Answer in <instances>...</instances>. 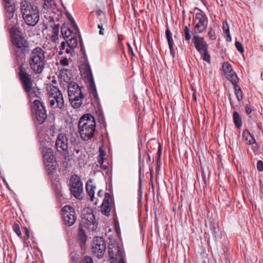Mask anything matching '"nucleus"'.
Instances as JSON below:
<instances>
[{
    "label": "nucleus",
    "instance_id": "obj_45",
    "mask_svg": "<svg viewBox=\"0 0 263 263\" xmlns=\"http://www.w3.org/2000/svg\"><path fill=\"white\" fill-rule=\"evenodd\" d=\"M98 28L100 29V30L99 32V34L102 35H104L103 31L105 29H106L107 28H105L104 25H102V24H98Z\"/></svg>",
    "mask_w": 263,
    "mask_h": 263
},
{
    "label": "nucleus",
    "instance_id": "obj_33",
    "mask_svg": "<svg viewBox=\"0 0 263 263\" xmlns=\"http://www.w3.org/2000/svg\"><path fill=\"white\" fill-rule=\"evenodd\" d=\"M78 237L82 244H84L87 240L86 235L84 231L80 228L78 233Z\"/></svg>",
    "mask_w": 263,
    "mask_h": 263
},
{
    "label": "nucleus",
    "instance_id": "obj_34",
    "mask_svg": "<svg viewBox=\"0 0 263 263\" xmlns=\"http://www.w3.org/2000/svg\"><path fill=\"white\" fill-rule=\"evenodd\" d=\"M235 94L237 100L240 101L242 99V93L240 87L238 85L234 86Z\"/></svg>",
    "mask_w": 263,
    "mask_h": 263
},
{
    "label": "nucleus",
    "instance_id": "obj_2",
    "mask_svg": "<svg viewBox=\"0 0 263 263\" xmlns=\"http://www.w3.org/2000/svg\"><path fill=\"white\" fill-rule=\"evenodd\" d=\"M45 52L40 47H36L31 51L28 63L30 69L34 73L41 74L43 73L46 64Z\"/></svg>",
    "mask_w": 263,
    "mask_h": 263
},
{
    "label": "nucleus",
    "instance_id": "obj_49",
    "mask_svg": "<svg viewBox=\"0 0 263 263\" xmlns=\"http://www.w3.org/2000/svg\"><path fill=\"white\" fill-rule=\"evenodd\" d=\"M83 263H93L92 259L90 257L85 256L83 260Z\"/></svg>",
    "mask_w": 263,
    "mask_h": 263
},
{
    "label": "nucleus",
    "instance_id": "obj_16",
    "mask_svg": "<svg viewBox=\"0 0 263 263\" xmlns=\"http://www.w3.org/2000/svg\"><path fill=\"white\" fill-rule=\"evenodd\" d=\"M15 7L5 9V21L7 26L11 28L17 27V16L15 13Z\"/></svg>",
    "mask_w": 263,
    "mask_h": 263
},
{
    "label": "nucleus",
    "instance_id": "obj_38",
    "mask_svg": "<svg viewBox=\"0 0 263 263\" xmlns=\"http://www.w3.org/2000/svg\"><path fill=\"white\" fill-rule=\"evenodd\" d=\"M66 15L69 21L70 22V25H71V26L73 28V29H74L76 31L78 29V26L76 23H75L73 18L68 12H66Z\"/></svg>",
    "mask_w": 263,
    "mask_h": 263
},
{
    "label": "nucleus",
    "instance_id": "obj_53",
    "mask_svg": "<svg viewBox=\"0 0 263 263\" xmlns=\"http://www.w3.org/2000/svg\"><path fill=\"white\" fill-rule=\"evenodd\" d=\"M127 45H128V47L129 48V50L131 52L132 54L133 55H134V53H133V51L132 47L130 46V45L129 44H127Z\"/></svg>",
    "mask_w": 263,
    "mask_h": 263
},
{
    "label": "nucleus",
    "instance_id": "obj_21",
    "mask_svg": "<svg viewBox=\"0 0 263 263\" xmlns=\"http://www.w3.org/2000/svg\"><path fill=\"white\" fill-rule=\"evenodd\" d=\"M59 78L61 84L63 85H67L68 86L69 83L71 82L70 81V71L67 69H62L60 70Z\"/></svg>",
    "mask_w": 263,
    "mask_h": 263
},
{
    "label": "nucleus",
    "instance_id": "obj_58",
    "mask_svg": "<svg viewBox=\"0 0 263 263\" xmlns=\"http://www.w3.org/2000/svg\"><path fill=\"white\" fill-rule=\"evenodd\" d=\"M74 152L75 153L77 154H78L79 153H80V150L78 149H75L74 150Z\"/></svg>",
    "mask_w": 263,
    "mask_h": 263
},
{
    "label": "nucleus",
    "instance_id": "obj_27",
    "mask_svg": "<svg viewBox=\"0 0 263 263\" xmlns=\"http://www.w3.org/2000/svg\"><path fill=\"white\" fill-rule=\"evenodd\" d=\"M13 54L15 58V60L19 63L24 58L25 53H24V49L13 48Z\"/></svg>",
    "mask_w": 263,
    "mask_h": 263
},
{
    "label": "nucleus",
    "instance_id": "obj_39",
    "mask_svg": "<svg viewBox=\"0 0 263 263\" xmlns=\"http://www.w3.org/2000/svg\"><path fill=\"white\" fill-rule=\"evenodd\" d=\"M201 54L203 60L210 64L211 62V56L208 53V49L202 51Z\"/></svg>",
    "mask_w": 263,
    "mask_h": 263
},
{
    "label": "nucleus",
    "instance_id": "obj_13",
    "mask_svg": "<svg viewBox=\"0 0 263 263\" xmlns=\"http://www.w3.org/2000/svg\"><path fill=\"white\" fill-rule=\"evenodd\" d=\"M57 151L61 154L66 155L68 154V139L64 133H60L57 137L55 143Z\"/></svg>",
    "mask_w": 263,
    "mask_h": 263
},
{
    "label": "nucleus",
    "instance_id": "obj_37",
    "mask_svg": "<svg viewBox=\"0 0 263 263\" xmlns=\"http://www.w3.org/2000/svg\"><path fill=\"white\" fill-rule=\"evenodd\" d=\"M66 43L68 46L74 49L77 46V40L74 36L71 37L70 39L66 41Z\"/></svg>",
    "mask_w": 263,
    "mask_h": 263
},
{
    "label": "nucleus",
    "instance_id": "obj_48",
    "mask_svg": "<svg viewBox=\"0 0 263 263\" xmlns=\"http://www.w3.org/2000/svg\"><path fill=\"white\" fill-rule=\"evenodd\" d=\"M24 231H25V239L27 240L30 237L29 230L27 228L25 227V228H24Z\"/></svg>",
    "mask_w": 263,
    "mask_h": 263
},
{
    "label": "nucleus",
    "instance_id": "obj_4",
    "mask_svg": "<svg viewBox=\"0 0 263 263\" xmlns=\"http://www.w3.org/2000/svg\"><path fill=\"white\" fill-rule=\"evenodd\" d=\"M21 9L26 24L29 26H35L40 20V13L37 7L25 1L21 5Z\"/></svg>",
    "mask_w": 263,
    "mask_h": 263
},
{
    "label": "nucleus",
    "instance_id": "obj_22",
    "mask_svg": "<svg viewBox=\"0 0 263 263\" xmlns=\"http://www.w3.org/2000/svg\"><path fill=\"white\" fill-rule=\"evenodd\" d=\"M96 189V186L92 183V181L91 180H88L86 184V191L89 196L91 201H93L94 200V195Z\"/></svg>",
    "mask_w": 263,
    "mask_h": 263
},
{
    "label": "nucleus",
    "instance_id": "obj_59",
    "mask_svg": "<svg viewBox=\"0 0 263 263\" xmlns=\"http://www.w3.org/2000/svg\"><path fill=\"white\" fill-rule=\"evenodd\" d=\"M212 231L214 233H216V228L214 227H213Z\"/></svg>",
    "mask_w": 263,
    "mask_h": 263
},
{
    "label": "nucleus",
    "instance_id": "obj_14",
    "mask_svg": "<svg viewBox=\"0 0 263 263\" xmlns=\"http://www.w3.org/2000/svg\"><path fill=\"white\" fill-rule=\"evenodd\" d=\"M62 214L66 225L71 226L75 223L77 217L74 209L72 207L68 205L64 206L62 209Z\"/></svg>",
    "mask_w": 263,
    "mask_h": 263
},
{
    "label": "nucleus",
    "instance_id": "obj_50",
    "mask_svg": "<svg viewBox=\"0 0 263 263\" xmlns=\"http://www.w3.org/2000/svg\"><path fill=\"white\" fill-rule=\"evenodd\" d=\"M60 63L63 66H67L69 64L68 61L66 58H65V59L61 60Z\"/></svg>",
    "mask_w": 263,
    "mask_h": 263
},
{
    "label": "nucleus",
    "instance_id": "obj_10",
    "mask_svg": "<svg viewBox=\"0 0 263 263\" xmlns=\"http://www.w3.org/2000/svg\"><path fill=\"white\" fill-rule=\"evenodd\" d=\"M90 210H84L82 214L81 225L86 229L93 231L96 230L98 224L95 221L94 215Z\"/></svg>",
    "mask_w": 263,
    "mask_h": 263
},
{
    "label": "nucleus",
    "instance_id": "obj_32",
    "mask_svg": "<svg viewBox=\"0 0 263 263\" xmlns=\"http://www.w3.org/2000/svg\"><path fill=\"white\" fill-rule=\"evenodd\" d=\"M228 80L231 82L234 86L238 85V78L237 74L233 71L226 75Z\"/></svg>",
    "mask_w": 263,
    "mask_h": 263
},
{
    "label": "nucleus",
    "instance_id": "obj_56",
    "mask_svg": "<svg viewBox=\"0 0 263 263\" xmlns=\"http://www.w3.org/2000/svg\"><path fill=\"white\" fill-rule=\"evenodd\" d=\"M119 263H125V262L122 258H121L119 259Z\"/></svg>",
    "mask_w": 263,
    "mask_h": 263
},
{
    "label": "nucleus",
    "instance_id": "obj_47",
    "mask_svg": "<svg viewBox=\"0 0 263 263\" xmlns=\"http://www.w3.org/2000/svg\"><path fill=\"white\" fill-rule=\"evenodd\" d=\"M65 52L67 54H70V55L72 54V52H73V48H71L69 46L67 45L66 48L65 49Z\"/></svg>",
    "mask_w": 263,
    "mask_h": 263
},
{
    "label": "nucleus",
    "instance_id": "obj_7",
    "mask_svg": "<svg viewBox=\"0 0 263 263\" xmlns=\"http://www.w3.org/2000/svg\"><path fill=\"white\" fill-rule=\"evenodd\" d=\"M32 112L33 116L35 118V123L38 124H43L47 118V115L45 106L38 100H35L32 105Z\"/></svg>",
    "mask_w": 263,
    "mask_h": 263
},
{
    "label": "nucleus",
    "instance_id": "obj_18",
    "mask_svg": "<svg viewBox=\"0 0 263 263\" xmlns=\"http://www.w3.org/2000/svg\"><path fill=\"white\" fill-rule=\"evenodd\" d=\"M48 102L50 106L53 108H58L61 110L64 109V101L62 93L60 95L48 97Z\"/></svg>",
    "mask_w": 263,
    "mask_h": 263
},
{
    "label": "nucleus",
    "instance_id": "obj_23",
    "mask_svg": "<svg viewBox=\"0 0 263 263\" xmlns=\"http://www.w3.org/2000/svg\"><path fill=\"white\" fill-rule=\"evenodd\" d=\"M78 31V28L76 31L70 25V27L64 25L61 28V33L64 39L68 38L71 35L72 33L76 34Z\"/></svg>",
    "mask_w": 263,
    "mask_h": 263
},
{
    "label": "nucleus",
    "instance_id": "obj_15",
    "mask_svg": "<svg viewBox=\"0 0 263 263\" xmlns=\"http://www.w3.org/2000/svg\"><path fill=\"white\" fill-rule=\"evenodd\" d=\"M80 71L82 74L84 76V78L87 79L89 81L90 89L92 90V93L94 97H95L96 95H97V91L90 65L88 64L83 65L80 68Z\"/></svg>",
    "mask_w": 263,
    "mask_h": 263
},
{
    "label": "nucleus",
    "instance_id": "obj_55",
    "mask_svg": "<svg viewBox=\"0 0 263 263\" xmlns=\"http://www.w3.org/2000/svg\"><path fill=\"white\" fill-rule=\"evenodd\" d=\"M102 192L101 190H99L98 192V194H97V195L99 196V197H101L102 196Z\"/></svg>",
    "mask_w": 263,
    "mask_h": 263
},
{
    "label": "nucleus",
    "instance_id": "obj_63",
    "mask_svg": "<svg viewBox=\"0 0 263 263\" xmlns=\"http://www.w3.org/2000/svg\"><path fill=\"white\" fill-rule=\"evenodd\" d=\"M55 20H56V21H58V20H59L57 17L55 18Z\"/></svg>",
    "mask_w": 263,
    "mask_h": 263
},
{
    "label": "nucleus",
    "instance_id": "obj_35",
    "mask_svg": "<svg viewBox=\"0 0 263 263\" xmlns=\"http://www.w3.org/2000/svg\"><path fill=\"white\" fill-rule=\"evenodd\" d=\"M222 69L225 75L233 72L231 66L228 62H224L223 63Z\"/></svg>",
    "mask_w": 263,
    "mask_h": 263
},
{
    "label": "nucleus",
    "instance_id": "obj_11",
    "mask_svg": "<svg viewBox=\"0 0 263 263\" xmlns=\"http://www.w3.org/2000/svg\"><path fill=\"white\" fill-rule=\"evenodd\" d=\"M194 31L195 33H201L204 32L208 26V18L203 12H197L194 19Z\"/></svg>",
    "mask_w": 263,
    "mask_h": 263
},
{
    "label": "nucleus",
    "instance_id": "obj_3",
    "mask_svg": "<svg viewBox=\"0 0 263 263\" xmlns=\"http://www.w3.org/2000/svg\"><path fill=\"white\" fill-rule=\"evenodd\" d=\"M96 121L91 114L81 117L78 122V132L81 138L88 141L94 136L96 130Z\"/></svg>",
    "mask_w": 263,
    "mask_h": 263
},
{
    "label": "nucleus",
    "instance_id": "obj_64",
    "mask_svg": "<svg viewBox=\"0 0 263 263\" xmlns=\"http://www.w3.org/2000/svg\"><path fill=\"white\" fill-rule=\"evenodd\" d=\"M52 82H53V83H55V80H54V81H52Z\"/></svg>",
    "mask_w": 263,
    "mask_h": 263
},
{
    "label": "nucleus",
    "instance_id": "obj_60",
    "mask_svg": "<svg viewBox=\"0 0 263 263\" xmlns=\"http://www.w3.org/2000/svg\"><path fill=\"white\" fill-rule=\"evenodd\" d=\"M146 155L147 156V159L150 160V156H149V154H146Z\"/></svg>",
    "mask_w": 263,
    "mask_h": 263
},
{
    "label": "nucleus",
    "instance_id": "obj_54",
    "mask_svg": "<svg viewBox=\"0 0 263 263\" xmlns=\"http://www.w3.org/2000/svg\"><path fill=\"white\" fill-rule=\"evenodd\" d=\"M223 31H224V32H225L226 34H229V28L226 29L224 28H223ZM229 35H230V34H229Z\"/></svg>",
    "mask_w": 263,
    "mask_h": 263
},
{
    "label": "nucleus",
    "instance_id": "obj_31",
    "mask_svg": "<svg viewBox=\"0 0 263 263\" xmlns=\"http://www.w3.org/2000/svg\"><path fill=\"white\" fill-rule=\"evenodd\" d=\"M233 119L235 126L239 128L242 125V119L238 112L234 111L233 115Z\"/></svg>",
    "mask_w": 263,
    "mask_h": 263
},
{
    "label": "nucleus",
    "instance_id": "obj_19",
    "mask_svg": "<svg viewBox=\"0 0 263 263\" xmlns=\"http://www.w3.org/2000/svg\"><path fill=\"white\" fill-rule=\"evenodd\" d=\"M108 253L110 259L113 262L116 261L118 257H122L123 252L119 246L115 244H111L108 246Z\"/></svg>",
    "mask_w": 263,
    "mask_h": 263
},
{
    "label": "nucleus",
    "instance_id": "obj_57",
    "mask_svg": "<svg viewBox=\"0 0 263 263\" xmlns=\"http://www.w3.org/2000/svg\"><path fill=\"white\" fill-rule=\"evenodd\" d=\"M161 150L160 149V148H159V150L158 151V154L159 155V156H160L161 155Z\"/></svg>",
    "mask_w": 263,
    "mask_h": 263
},
{
    "label": "nucleus",
    "instance_id": "obj_26",
    "mask_svg": "<svg viewBox=\"0 0 263 263\" xmlns=\"http://www.w3.org/2000/svg\"><path fill=\"white\" fill-rule=\"evenodd\" d=\"M46 90L48 97H52L62 93L59 88L51 84H48L46 86Z\"/></svg>",
    "mask_w": 263,
    "mask_h": 263
},
{
    "label": "nucleus",
    "instance_id": "obj_6",
    "mask_svg": "<svg viewBox=\"0 0 263 263\" xmlns=\"http://www.w3.org/2000/svg\"><path fill=\"white\" fill-rule=\"evenodd\" d=\"M10 39L13 48L24 49V53L29 50V42L23 36L19 27L11 28Z\"/></svg>",
    "mask_w": 263,
    "mask_h": 263
},
{
    "label": "nucleus",
    "instance_id": "obj_24",
    "mask_svg": "<svg viewBox=\"0 0 263 263\" xmlns=\"http://www.w3.org/2000/svg\"><path fill=\"white\" fill-rule=\"evenodd\" d=\"M105 153L102 147L99 148V155L98 158L97 166L104 170H106L108 168L107 165L104 164V160L105 159Z\"/></svg>",
    "mask_w": 263,
    "mask_h": 263
},
{
    "label": "nucleus",
    "instance_id": "obj_1",
    "mask_svg": "<svg viewBox=\"0 0 263 263\" xmlns=\"http://www.w3.org/2000/svg\"><path fill=\"white\" fill-rule=\"evenodd\" d=\"M16 72L24 91L28 95L32 92L35 97H39L40 94L39 89L33 87L34 80L29 71L28 67L25 64L22 63L16 69Z\"/></svg>",
    "mask_w": 263,
    "mask_h": 263
},
{
    "label": "nucleus",
    "instance_id": "obj_29",
    "mask_svg": "<svg viewBox=\"0 0 263 263\" xmlns=\"http://www.w3.org/2000/svg\"><path fill=\"white\" fill-rule=\"evenodd\" d=\"M165 35L166 37L167 38V40L168 42V44L169 46V48L170 50V52L171 54L174 55V53L173 52V45H174V42L173 40L172 37V34L169 29H167L165 31Z\"/></svg>",
    "mask_w": 263,
    "mask_h": 263
},
{
    "label": "nucleus",
    "instance_id": "obj_52",
    "mask_svg": "<svg viewBox=\"0 0 263 263\" xmlns=\"http://www.w3.org/2000/svg\"><path fill=\"white\" fill-rule=\"evenodd\" d=\"M49 21L50 22H55V18H54V17L53 16H49Z\"/></svg>",
    "mask_w": 263,
    "mask_h": 263
},
{
    "label": "nucleus",
    "instance_id": "obj_17",
    "mask_svg": "<svg viewBox=\"0 0 263 263\" xmlns=\"http://www.w3.org/2000/svg\"><path fill=\"white\" fill-rule=\"evenodd\" d=\"M114 206L112 197L109 193H106L103 202L100 207L102 213L107 216H109L110 212Z\"/></svg>",
    "mask_w": 263,
    "mask_h": 263
},
{
    "label": "nucleus",
    "instance_id": "obj_25",
    "mask_svg": "<svg viewBox=\"0 0 263 263\" xmlns=\"http://www.w3.org/2000/svg\"><path fill=\"white\" fill-rule=\"evenodd\" d=\"M52 28L51 35L50 36L51 40L53 43H57L59 39V33L60 25L59 24L51 25Z\"/></svg>",
    "mask_w": 263,
    "mask_h": 263
},
{
    "label": "nucleus",
    "instance_id": "obj_61",
    "mask_svg": "<svg viewBox=\"0 0 263 263\" xmlns=\"http://www.w3.org/2000/svg\"><path fill=\"white\" fill-rule=\"evenodd\" d=\"M193 98H194V100L196 101V96H195L194 93L193 94Z\"/></svg>",
    "mask_w": 263,
    "mask_h": 263
},
{
    "label": "nucleus",
    "instance_id": "obj_51",
    "mask_svg": "<svg viewBox=\"0 0 263 263\" xmlns=\"http://www.w3.org/2000/svg\"><path fill=\"white\" fill-rule=\"evenodd\" d=\"M246 111L247 114H250L252 112V109L251 106L249 104L246 105Z\"/></svg>",
    "mask_w": 263,
    "mask_h": 263
},
{
    "label": "nucleus",
    "instance_id": "obj_41",
    "mask_svg": "<svg viewBox=\"0 0 263 263\" xmlns=\"http://www.w3.org/2000/svg\"><path fill=\"white\" fill-rule=\"evenodd\" d=\"M13 231L16 233L17 236L19 237L21 236L22 233L20 229L19 226L17 223H15L13 226Z\"/></svg>",
    "mask_w": 263,
    "mask_h": 263
},
{
    "label": "nucleus",
    "instance_id": "obj_9",
    "mask_svg": "<svg viewBox=\"0 0 263 263\" xmlns=\"http://www.w3.org/2000/svg\"><path fill=\"white\" fill-rule=\"evenodd\" d=\"M69 185L71 194L79 200L82 199L83 188L80 177L77 175H72L70 179Z\"/></svg>",
    "mask_w": 263,
    "mask_h": 263
},
{
    "label": "nucleus",
    "instance_id": "obj_12",
    "mask_svg": "<svg viewBox=\"0 0 263 263\" xmlns=\"http://www.w3.org/2000/svg\"><path fill=\"white\" fill-rule=\"evenodd\" d=\"M106 250L105 242L102 237H95L91 243V252L98 258H102Z\"/></svg>",
    "mask_w": 263,
    "mask_h": 263
},
{
    "label": "nucleus",
    "instance_id": "obj_42",
    "mask_svg": "<svg viewBox=\"0 0 263 263\" xmlns=\"http://www.w3.org/2000/svg\"><path fill=\"white\" fill-rule=\"evenodd\" d=\"M209 36L211 40H215L216 39L215 32L214 30L212 28H210L208 32Z\"/></svg>",
    "mask_w": 263,
    "mask_h": 263
},
{
    "label": "nucleus",
    "instance_id": "obj_5",
    "mask_svg": "<svg viewBox=\"0 0 263 263\" xmlns=\"http://www.w3.org/2000/svg\"><path fill=\"white\" fill-rule=\"evenodd\" d=\"M68 99L71 106L74 108H78L82 104L84 95L81 87L74 82H71L68 85Z\"/></svg>",
    "mask_w": 263,
    "mask_h": 263
},
{
    "label": "nucleus",
    "instance_id": "obj_36",
    "mask_svg": "<svg viewBox=\"0 0 263 263\" xmlns=\"http://www.w3.org/2000/svg\"><path fill=\"white\" fill-rule=\"evenodd\" d=\"M5 9L15 7L13 0H2Z\"/></svg>",
    "mask_w": 263,
    "mask_h": 263
},
{
    "label": "nucleus",
    "instance_id": "obj_43",
    "mask_svg": "<svg viewBox=\"0 0 263 263\" xmlns=\"http://www.w3.org/2000/svg\"><path fill=\"white\" fill-rule=\"evenodd\" d=\"M235 45L236 49L238 51H239L241 53L243 52L244 49L243 46L239 42L236 41L235 43Z\"/></svg>",
    "mask_w": 263,
    "mask_h": 263
},
{
    "label": "nucleus",
    "instance_id": "obj_46",
    "mask_svg": "<svg viewBox=\"0 0 263 263\" xmlns=\"http://www.w3.org/2000/svg\"><path fill=\"white\" fill-rule=\"evenodd\" d=\"M257 168L260 171H263V162L261 160H258L257 162Z\"/></svg>",
    "mask_w": 263,
    "mask_h": 263
},
{
    "label": "nucleus",
    "instance_id": "obj_20",
    "mask_svg": "<svg viewBox=\"0 0 263 263\" xmlns=\"http://www.w3.org/2000/svg\"><path fill=\"white\" fill-rule=\"evenodd\" d=\"M192 40L195 48L200 54L208 49V45L203 37L194 35Z\"/></svg>",
    "mask_w": 263,
    "mask_h": 263
},
{
    "label": "nucleus",
    "instance_id": "obj_62",
    "mask_svg": "<svg viewBox=\"0 0 263 263\" xmlns=\"http://www.w3.org/2000/svg\"><path fill=\"white\" fill-rule=\"evenodd\" d=\"M46 1L48 3L49 1H51V0H46Z\"/></svg>",
    "mask_w": 263,
    "mask_h": 263
},
{
    "label": "nucleus",
    "instance_id": "obj_44",
    "mask_svg": "<svg viewBox=\"0 0 263 263\" xmlns=\"http://www.w3.org/2000/svg\"><path fill=\"white\" fill-rule=\"evenodd\" d=\"M67 46V43L63 41L61 43V45L60 46V51L59 52V54H62L63 52L62 50H64L66 49Z\"/></svg>",
    "mask_w": 263,
    "mask_h": 263
},
{
    "label": "nucleus",
    "instance_id": "obj_28",
    "mask_svg": "<svg viewBox=\"0 0 263 263\" xmlns=\"http://www.w3.org/2000/svg\"><path fill=\"white\" fill-rule=\"evenodd\" d=\"M242 137L247 144H253L256 142L255 138L247 130H244L243 132Z\"/></svg>",
    "mask_w": 263,
    "mask_h": 263
},
{
    "label": "nucleus",
    "instance_id": "obj_30",
    "mask_svg": "<svg viewBox=\"0 0 263 263\" xmlns=\"http://www.w3.org/2000/svg\"><path fill=\"white\" fill-rule=\"evenodd\" d=\"M98 18L99 20V23L98 24H102V25H104L105 28H107V21L105 16V14L101 11H98L97 12Z\"/></svg>",
    "mask_w": 263,
    "mask_h": 263
},
{
    "label": "nucleus",
    "instance_id": "obj_8",
    "mask_svg": "<svg viewBox=\"0 0 263 263\" xmlns=\"http://www.w3.org/2000/svg\"><path fill=\"white\" fill-rule=\"evenodd\" d=\"M44 164L50 172L56 170L58 164L52 149L50 147H44L42 151Z\"/></svg>",
    "mask_w": 263,
    "mask_h": 263
},
{
    "label": "nucleus",
    "instance_id": "obj_40",
    "mask_svg": "<svg viewBox=\"0 0 263 263\" xmlns=\"http://www.w3.org/2000/svg\"><path fill=\"white\" fill-rule=\"evenodd\" d=\"M183 34L185 40L189 41L190 40L191 36L190 33V30L188 27L185 26L183 28Z\"/></svg>",
    "mask_w": 263,
    "mask_h": 263
}]
</instances>
